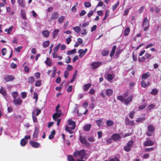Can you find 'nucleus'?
<instances>
[{
	"label": "nucleus",
	"instance_id": "nucleus-1",
	"mask_svg": "<svg viewBox=\"0 0 161 161\" xmlns=\"http://www.w3.org/2000/svg\"><path fill=\"white\" fill-rule=\"evenodd\" d=\"M73 156L75 157L79 156L81 159L86 160L89 157V154L87 153L84 150L80 151L76 150L73 153Z\"/></svg>",
	"mask_w": 161,
	"mask_h": 161
},
{
	"label": "nucleus",
	"instance_id": "nucleus-2",
	"mask_svg": "<svg viewBox=\"0 0 161 161\" xmlns=\"http://www.w3.org/2000/svg\"><path fill=\"white\" fill-rule=\"evenodd\" d=\"M149 21L147 19V18L145 17L144 18L142 26L144 27V31H147L149 26Z\"/></svg>",
	"mask_w": 161,
	"mask_h": 161
},
{
	"label": "nucleus",
	"instance_id": "nucleus-3",
	"mask_svg": "<svg viewBox=\"0 0 161 161\" xmlns=\"http://www.w3.org/2000/svg\"><path fill=\"white\" fill-rule=\"evenodd\" d=\"M79 139L82 144L85 145L87 147L90 146V144L87 142L85 136L82 137L80 135L79 136Z\"/></svg>",
	"mask_w": 161,
	"mask_h": 161
},
{
	"label": "nucleus",
	"instance_id": "nucleus-4",
	"mask_svg": "<svg viewBox=\"0 0 161 161\" xmlns=\"http://www.w3.org/2000/svg\"><path fill=\"white\" fill-rule=\"evenodd\" d=\"M148 131L146 132V134L148 136H151L152 135L153 132L155 130V128L153 125H150L147 126Z\"/></svg>",
	"mask_w": 161,
	"mask_h": 161
},
{
	"label": "nucleus",
	"instance_id": "nucleus-5",
	"mask_svg": "<svg viewBox=\"0 0 161 161\" xmlns=\"http://www.w3.org/2000/svg\"><path fill=\"white\" fill-rule=\"evenodd\" d=\"M101 62H93L90 64V66L92 69H95L98 68L102 64Z\"/></svg>",
	"mask_w": 161,
	"mask_h": 161
},
{
	"label": "nucleus",
	"instance_id": "nucleus-6",
	"mask_svg": "<svg viewBox=\"0 0 161 161\" xmlns=\"http://www.w3.org/2000/svg\"><path fill=\"white\" fill-rule=\"evenodd\" d=\"M146 141L143 143V145L145 147L151 146L154 144V142L150 138H147Z\"/></svg>",
	"mask_w": 161,
	"mask_h": 161
},
{
	"label": "nucleus",
	"instance_id": "nucleus-7",
	"mask_svg": "<svg viewBox=\"0 0 161 161\" xmlns=\"http://www.w3.org/2000/svg\"><path fill=\"white\" fill-rule=\"evenodd\" d=\"M111 139L115 142H119L121 138L120 135L117 133H114L112 135L111 137Z\"/></svg>",
	"mask_w": 161,
	"mask_h": 161
},
{
	"label": "nucleus",
	"instance_id": "nucleus-8",
	"mask_svg": "<svg viewBox=\"0 0 161 161\" xmlns=\"http://www.w3.org/2000/svg\"><path fill=\"white\" fill-rule=\"evenodd\" d=\"M14 79V77L12 75H7L4 77V80L6 82L12 81Z\"/></svg>",
	"mask_w": 161,
	"mask_h": 161
},
{
	"label": "nucleus",
	"instance_id": "nucleus-9",
	"mask_svg": "<svg viewBox=\"0 0 161 161\" xmlns=\"http://www.w3.org/2000/svg\"><path fill=\"white\" fill-rule=\"evenodd\" d=\"M59 16V14L57 12H53L52 14L49 21H51L57 19Z\"/></svg>",
	"mask_w": 161,
	"mask_h": 161
},
{
	"label": "nucleus",
	"instance_id": "nucleus-10",
	"mask_svg": "<svg viewBox=\"0 0 161 161\" xmlns=\"http://www.w3.org/2000/svg\"><path fill=\"white\" fill-rule=\"evenodd\" d=\"M29 143L34 148H38L40 146V144L39 143L33 141H30Z\"/></svg>",
	"mask_w": 161,
	"mask_h": 161
},
{
	"label": "nucleus",
	"instance_id": "nucleus-11",
	"mask_svg": "<svg viewBox=\"0 0 161 161\" xmlns=\"http://www.w3.org/2000/svg\"><path fill=\"white\" fill-rule=\"evenodd\" d=\"M125 124L127 125L132 126L134 124V122L133 120H130L128 117H126L125 119Z\"/></svg>",
	"mask_w": 161,
	"mask_h": 161
},
{
	"label": "nucleus",
	"instance_id": "nucleus-12",
	"mask_svg": "<svg viewBox=\"0 0 161 161\" xmlns=\"http://www.w3.org/2000/svg\"><path fill=\"white\" fill-rule=\"evenodd\" d=\"M133 98V96L132 95L128 97L127 98L125 99L124 103L126 106H127L129 103L132 101Z\"/></svg>",
	"mask_w": 161,
	"mask_h": 161
},
{
	"label": "nucleus",
	"instance_id": "nucleus-13",
	"mask_svg": "<svg viewBox=\"0 0 161 161\" xmlns=\"http://www.w3.org/2000/svg\"><path fill=\"white\" fill-rule=\"evenodd\" d=\"M87 51V48L85 49L84 50L82 49H80L78 50V53H79V56L80 58L82 57L86 53Z\"/></svg>",
	"mask_w": 161,
	"mask_h": 161
},
{
	"label": "nucleus",
	"instance_id": "nucleus-14",
	"mask_svg": "<svg viewBox=\"0 0 161 161\" xmlns=\"http://www.w3.org/2000/svg\"><path fill=\"white\" fill-rule=\"evenodd\" d=\"M22 102V100L21 98H19L17 99H14L12 101L13 103L16 106H17L18 105H20L21 104Z\"/></svg>",
	"mask_w": 161,
	"mask_h": 161
},
{
	"label": "nucleus",
	"instance_id": "nucleus-15",
	"mask_svg": "<svg viewBox=\"0 0 161 161\" xmlns=\"http://www.w3.org/2000/svg\"><path fill=\"white\" fill-rule=\"evenodd\" d=\"M68 125L72 126L69 128L71 130H73L75 128V123L74 121H73L71 119H69L68 120Z\"/></svg>",
	"mask_w": 161,
	"mask_h": 161
},
{
	"label": "nucleus",
	"instance_id": "nucleus-16",
	"mask_svg": "<svg viewBox=\"0 0 161 161\" xmlns=\"http://www.w3.org/2000/svg\"><path fill=\"white\" fill-rule=\"evenodd\" d=\"M0 93L4 96L5 98L8 97V94L6 90L2 86H1L0 88Z\"/></svg>",
	"mask_w": 161,
	"mask_h": 161
},
{
	"label": "nucleus",
	"instance_id": "nucleus-17",
	"mask_svg": "<svg viewBox=\"0 0 161 161\" xmlns=\"http://www.w3.org/2000/svg\"><path fill=\"white\" fill-rule=\"evenodd\" d=\"M39 132L38 128L36 127H35L34 131L33 134V137L37 139L38 137V135Z\"/></svg>",
	"mask_w": 161,
	"mask_h": 161
},
{
	"label": "nucleus",
	"instance_id": "nucleus-18",
	"mask_svg": "<svg viewBox=\"0 0 161 161\" xmlns=\"http://www.w3.org/2000/svg\"><path fill=\"white\" fill-rule=\"evenodd\" d=\"M114 75L113 74H108L106 78V79L109 82H110L114 78Z\"/></svg>",
	"mask_w": 161,
	"mask_h": 161
},
{
	"label": "nucleus",
	"instance_id": "nucleus-19",
	"mask_svg": "<svg viewBox=\"0 0 161 161\" xmlns=\"http://www.w3.org/2000/svg\"><path fill=\"white\" fill-rule=\"evenodd\" d=\"M91 126V125L90 124L85 125L83 127V129L85 131H88L90 130Z\"/></svg>",
	"mask_w": 161,
	"mask_h": 161
},
{
	"label": "nucleus",
	"instance_id": "nucleus-20",
	"mask_svg": "<svg viewBox=\"0 0 161 161\" xmlns=\"http://www.w3.org/2000/svg\"><path fill=\"white\" fill-rule=\"evenodd\" d=\"M20 6L24 8L25 6V2L24 0H17Z\"/></svg>",
	"mask_w": 161,
	"mask_h": 161
},
{
	"label": "nucleus",
	"instance_id": "nucleus-21",
	"mask_svg": "<svg viewBox=\"0 0 161 161\" xmlns=\"http://www.w3.org/2000/svg\"><path fill=\"white\" fill-rule=\"evenodd\" d=\"M32 117L34 123H36L37 122L38 120L36 116L35 113H34V111H32Z\"/></svg>",
	"mask_w": 161,
	"mask_h": 161
},
{
	"label": "nucleus",
	"instance_id": "nucleus-22",
	"mask_svg": "<svg viewBox=\"0 0 161 161\" xmlns=\"http://www.w3.org/2000/svg\"><path fill=\"white\" fill-rule=\"evenodd\" d=\"M61 115L60 114L55 113L53 115V118L55 121H56L57 119L61 116Z\"/></svg>",
	"mask_w": 161,
	"mask_h": 161
},
{
	"label": "nucleus",
	"instance_id": "nucleus-23",
	"mask_svg": "<svg viewBox=\"0 0 161 161\" xmlns=\"http://www.w3.org/2000/svg\"><path fill=\"white\" fill-rule=\"evenodd\" d=\"M106 95L108 96H110L112 95L113 94V91L111 89H107L106 90Z\"/></svg>",
	"mask_w": 161,
	"mask_h": 161
},
{
	"label": "nucleus",
	"instance_id": "nucleus-24",
	"mask_svg": "<svg viewBox=\"0 0 161 161\" xmlns=\"http://www.w3.org/2000/svg\"><path fill=\"white\" fill-rule=\"evenodd\" d=\"M150 75L148 72H147L143 74L142 76V79H147V78L150 77Z\"/></svg>",
	"mask_w": 161,
	"mask_h": 161
},
{
	"label": "nucleus",
	"instance_id": "nucleus-25",
	"mask_svg": "<svg viewBox=\"0 0 161 161\" xmlns=\"http://www.w3.org/2000/svg\"><path fill=\"white\" fill-rule=\"evenodd\" d=\"M116 49V46L115 45H114L113 47L111 52L110 54V56L111 57H112L114 55L115 52V50Z\"/></svg>",
	"mask_w": 161,
	"mask_h": 161
},
{
	"label": "nucleus",
	"instance_id": "nucleus-26",
	"mask_svg": "<svg viewBox=\"0 0 161 161\" xmlns=\"http://www.w3.org/2000/svg\"><path fill=\"white\" fill-rule=\"evenodd\" d=\"M96 123L98 127H100L102 126L103 122L102 120L98 119L96 121Z\"/></svg>",
	"mask_w": 161,
	"mask_h": 161
},
{
	"label": "nucleus",
	"instance_id": "nucleus-27",
	"mask_svg": "<svg viewBox=\"0 0 161 161\" xmlns=\"http://www.w3.org/2000/svg\"><path fill=\"white\" fill-rule=\"evenodd\" d=\"M122 52V50L120 48H118L116 50L115 56L117 58L119 57V55L120 54V53Z\"/></svg>",
	"mask_w": 161,
	"mask_h": 161
},
{
	"label": "nucleus",
	"instance_id": "nucleus-28",
	"mask_svg": "<svg viewBox=\"0 0 161 161\" xmlns=\"http://www.w3.org/2000/svg\"><path fill=\"white\" fill-rule=\"evenodd\" d=\"M106 125L108 127L114 125V122L110 120H107L106 121Z\"/></svg>",
	"mask_w": 161,
	"mask_h": 161
},
{
	"label": "nucleus",
	"instance_id": "nucleus-29",
	"mask_svg": "<svg viewBox=\"0 0 161 161\" xmlns=\"http://www.w3.org/2000/svg\"><path fill=\"white\" fill-rule=\"evenodd\" d=\"M42 34L45 37H47L49 36V32L47 30H45L43 31L42 32Z\"/></svg>",
	"mask_w": 161,
	"mask_h": 161
},
{
	"label": "nucleus",
	"instance_id": "nucleus-30",
	"mask_svg": "<svg viewBox=\"0 0 161 161\" xmlns=\"http://www.w3.org/2000/svg\"><path fill=\"white\" fill-rule=\"evenodd\" d=\"M130 31V28L127 27L125 28L124 31V35L125 36H127Z\"/></svg>",
	"mask_w": 161,
	"mask_h": 161
},
{
	"label": "nucleus",
	"instance_id": "nucleus-31",
	"mask_svg": "<svg viewBox=\"0 0 161 161\" xmlns=\"http://www.w3.org/2000/svg\"><path fill=\"white\" fill-rule=\"evenodd\" d=\"M22 17L23 19H26L27 17L26 15V13L24 10H21L20 11Z\"/></svg>",
	"mask_w": 161,
	"mask_h": 161
},
{
	"label": "nucleus",
	"instance_id": "nucleus-32",
	"mask_svg": "<svg viewBox=\"0 0 161 161\" xmlns=\"http://www.w3.org/2000/svg\"><path fill=\"white\" fill-rule=\"evenodd\" d=\"M45 63L48 66H51L52 64L50 59L49 58H47V59L45 62Z\"/></svg>",
	"mask_w": 161,
	"mask_h": 161
},
{
	"label": "nucleus",
	"instance_id": "nucleus-33",
	"mask_svg": "<svg viewBox=\"0 0 161 161\" xmlns=\"http://www.w3.org/2000/svg\"><path fill=\"white\" fill-rule=\"evenodd\" d=\"M28 82L29 83H32L35 81L34 77L33 76H31L28 78Z\"/></svg>",
	"mask_w": 161,
	"mask_h": 161
},
{
	"label": "nucleus",
	"instance_id": "nucleus-34",
	"mask_svg": "<svg viewBox=\"0 0 161 161\" xmlns=\"http://www.w3.org/2000/svg\"><path fill=\"white\" fill-rule=\"evenodd\" d=\"M77 75V70H76L74 72L73 75L72 76V78L70 81V83L73 82L76 78V76Z\"/></svg>",
	"mask_w": 161,
	"mask_h": 161
},
{
	"label": "nucleus",
	"instance_id": "nucleus-35",
	"mask_svg": "<svg viewBox=\"0 0 161 161\" xmlns=\"http://www.w3.org/2000/svg\"><path fill=\"white\" fill-rule=\"evenodd\" d=\"M76 49L75 48H74L71 50H69L67 52V54L68 55H69L70 54H75L76 53Z\"/></svg>",
	"mask_w": 161,
	"mask_h": 161
},
{
	"label": "nucleus",
	"instance_id": "nucleus-36",
	"mask_svg": "<svg viewBox=\"0 0 161 161\" xmlns=\"http://www.w3.org/2000/svg\"><path fill=\"white\" fill-rule=\"evenodd\" d=\"M73 29L75 31V32L78 33H79L81 31V29L80 26H77L75 27H74L73 28Z\"/></svg>",
	"mask_w": 161,
	"mask_h": 161
},
{
	"label": "nucleus",
	"instance_id": "nucleus-37",
	"mask_svg": "<svg viewBox=\"0 0 161 161\" xmlns=\"http://www.w3.org/2000/svg\"><path fill=\"white\" fill-rule=\"evenodd\" d=\"M36 111H37L36 114H35L36 116H38L39 114H41V110L40 109H39L37 108H36L35 109H34L32 111H34V113H35V112Z\"/></svg>",
	"mask_w": 161,
	"mask_h": 161
},
{
	"label": "nucleus",
	"instance_id": "nucleus-38",
	"mask_svg": "<svg viewBox=\"0 0 161 161\" xmlns=\"http://www.w3.org/2000/svg\"><path fill=\"white\" fill-rule=\"evenodd\" d=\"M27 142V140H25V139H23L21 140L20 144L22 146H24L26 145Z\"/></svg>",
	"mask_w": 161,
	"mask_h": 161
},
{
	"label": "nucleus",
	"instance_id": "nucleus-39",
	"mask_svg": "<svg viewBox=\"0 0 161 161\" xmlns=\"http://www.w3.org/2000/svg\"><path fill=\"white\" fill-rule=\"evenodd\" d=\"M91 85L90 84H87L83 86V89L85 91H87L90 87Z\"/></svg>",
	"mask_w": 161,
	"mask_h": 161
},
{
	"label": "nucleus",
	"instance_id": "nucleus-40",
	"mask_svg": "<svg viewBox=\"0 0 161 161\" xmlns=\"http://www.w3.org/2000/svg\"><path fill=\"white\" fill-rule=\"evenodd\" d=\"M145 119V118L144 117L139 118L136 119V122L137 123H142Z\"/></svg>",
	"mask_w": 161,
	"mask_h": 161
},
{
	"label": "nucleus",
	"instance_id": "nucleus-41",
	"mask_svg": "<svg viewBox=\"0 0 161 161\" xmlns=\"http://www.w3.org/2000/svg\"><path fill=\"white\" fill-rule=\"evenodd\" d=\"M13 28V26H11L9 27V28H7L5 29V31L7 32V34H9L11 32Z\"/></svg>",
	"mask_w": 161,
	"mask_h": 161
},
{
	"label": "nucleus",
	"instance_id": "nucleus-42",
	"mask_svg": "<svg viewBox=\"0 0 161 161\" xmlns=\"http://www.w3.org/2000/svg\"><path fill=\"white\" fill-rule=\"evenodd\" d=\"M67 159L68 161H75L74 158L72 155H68Z\"/></svg>",
	"mask_w": 161,
	"mask_h": 161
},
{
	"label": "nucleus",
	"instance_id": "nucleus-43",
	"mask_svg": "<svg viewBox=\"0 0 161 161\" xmlns=\"http://www.w3.org/2000/svg\"><path fill=\"white\" fill-rule=\"evenodd\" d=\"M109 53V52L108 50H103L102 52V54L103 56H105L107 55Z\"/></svg>",
	"mask_w": 161,
	"mask_h": 161
},
{
	"label": "nucleus",
	"instance_id": "nucleus-44",
	"mask_svg": "<svg viewBox=\"0 0 161 161\" xmlns=\"http://www.w3.org/2000/svg\"><path fill=\"white\" fill-rule=\"evenodd\" d=\"M59 31V30L57 29H55L54 30L53 33V37L54 38L58 34Z\"/></svg>",
	"mask_w": 161,
	"mask_h": 161
},
{
	"label": "nucleus",
	"instance_id": "nucleus-45",
	"mask_svg": "<svg viewBox=\"0 0 161 161\" xmlns=\"http://www.w3.org/2000/svg\"><path fill=\"white\" fill-rule=\"evenodd\" d=\"M134 143V141L133 140H131L128 141V142L127 143V146L128 147H131L133 144Z\"/></svg>",
	"mask_w": 161,
	"mask_h": 161
},
{
	"label": "nucleus",
	"instance_id": "nucleus-46",
	"mask_svg": "<svg viewBox=\"0 0 161 161\" xmlns=\"http://www.w3.org/2000/svg\"><path fill=\"white\" fill-rule=\"evenodd\" d=\"M50 42L49 41H47L43 43V46L44 47L46 48L48 47L49 44Z\"/></svg>",
	"mask_w": 161,
	"mask_h": 161
},
{
	"label": "nucleus",
	"instance_id": "nucleus-47",
	"mask_svg": "<svg viewBox=\"0 0 161 161\" xmlns=\"http://www.w3.org/2000/svg\"><path fill=\"white\" fill-rule=\"evenodd\" d=\"M64 19L65 17L64 16H62L58 18V21L59 23H61L63 22Z\"/></svg>",
	"mask_w": 161,
	"mask_h": 161
},
{
	"label": "nucleus",
	"instance_id": "nucleus-48",
	"mask_svg": "<svg viewBox=\"0 0 161 161\" xmlns=\"http://www.w3.org/2000/svg\"><path fill=\"white\" fill-rule=\"evenodd\" d=\"M158 90L156 89H153L151 92V93L153 95H155L158 94Z\"/></svg>",
	"mask_w": 161,
	"mask_h": 161
},
{
	"label": "nucleus",
	"instance_id": "nucleus-49",
	"mask_svg": "<svg viewBox=\"0 0 161 161\" xmlns=\"http://www.w3.org/2000/svg\"><path fill=\"white\" fill-rule=\"evenodd\" d=\"M119 1H117L116 3L112 7V9L113 11H114L119 6Z\"/></svg>",
	"mask_w": 161,
	"mask_h": 161
},
{
	"label": "nucleus",
	"instance_id": "nucleus-50",
	"mask_svg": "<svg viewBox=\"0 0 161 161\" xmlns=\"http://www.w3.org/2000/svg\"><path fill=\"white\" fill-rule=\"evenodd\" d=\"M25 62L24 64H25ZM23 67L24 68V70L25 71L26 73H27L28 72H29V71L30 69L26 65H25L24 64Z\"/></svg>",
	"mask_w": 161,
	"mask_h": 161
},
{
	"label": "nucleus",
	"instance_id": "nucleus-51",
	"mask_svg": "<svg viewBox=\"0 0 161 161\" xmlns=\"http://www.w3.org/2000/svg\"><path fill=\"white\" fill-rule=\"evenodd\" d=\"M117 99L121 102H122L124 101L125 99L123 96L121 95H119L117 96Z\"/></svg>",
	"mask_w": 161,
	"mask_h": 161
},
{
	"label": "nucleus",
	"instance_id": "nucleus-52",
	"mask_svg": "<svg viewBox=\"0 0 161 161\" xmlns=\"http://www.w3.org/2000/svg\"><path fill=\"white\" fill-rule=\"evenodd\" d=\"M35 86L36 87H39L41 85V82L40 80H37L35 83Z\"/></svg>",
	"mask_w": 161,
	"mask_h": 161
},
{
	"label": "nucleus",
	"instance_id": "nucleus-53",
	"mask_svg": "<svg viewBox=\"0 0 161 161\" xmlns=\"http://www.w3.org/2000/svg\"><path fill=\"white\" fill-rule=\"evenodd\" d=\"M33 98L34 99H35V102H36L38 99V95L36 92H34V93Z\"/></svg>",
	"mask_w": 161,
	"mask_h": 161
},
{
	"label": "nucleus",
	"instance_id": "nucleus-54",
	"mask_svg": "<svg viewBox=\"0 0 161 161\" xmlns=\"http://www.w3.org/2000/svg\"><path fill=\"white\" fill-rule=\"evenodd\" d=\"M18 95V93L16 92H13L12 93V96L14 99H16L15 98L17 97Z\"/></svg>",
	"mask_w": 161,
	"mask_h": 161
},
{
	"label": "nucleus",
	"instance_id": "nucleus-55",
	"mask_svg": "<svg viewBox=\"0 0 161 161\" xmlns=\"http://www.w3.org/2000/svg\"><path fill=\"white\" fill-rule=\"evenodd\" d=\"M84 5L86 8H89L91 6V4L90 2H85Z\"/></svg>",
	"mask_w": 161,
	"mask_h": 161
},
{
	"label": "nucleus",
	"instance_id": "nucleus-56",
	"mask_svg": "<svg viewBox=\"0 0 161 161\" xmlns=\"http://www.w3.org/2000/svg\"><path fill=\"white\" fill-rule=\"evenodd\" d=\"M41 74L39 72H37L35 73L34 76L36 79H38L40 78Z\"/></svg>",
	"mask_w": 161,
	"mask_h": 161
},
{
	"label": "nucleus",
	"instance_id": "nucleus-57",
	"mask_svg": "<svg viewBox=\"0 0 161 161\" xmlns=\"http://www.w3.org/2000/svg\"><path fill=\"white\" fill-rule=\"evenodd\" d=\"M60 47V44H58L56 47H55L53 49V51L54 52L56 53L57 52L58 50V49L59 48V47Z\"/></svg>",
	"mask_w": 161,
	"mask_h": 161
},
{
	"label": "nucleus",
	"instance_id": "nucleus-58",
	"mask_svg": "<svg viewBox=\"0 0 161 161\" xmlns=\"http://www.w3.org/2000/svg\"><path fill=\"white\" fill-rule=\"evenodd\" d=\"M130 147H128L126 145L124 147V150L126 152H129L130 151Z\"/></svg>",
	"mask_w": 161,
	"mask_h": 161
},
{
	"label": "nucleus",
	"instance_id": "nucleus-59",
	"mask_svg": "<svg viewBox=\"0 0 161 161\" xmlns=\"http://www.w3.org/2000/svg\"><path fill=\"white\" fill-rule=\"evenodd\" d=\"M6 52V49L5 48H3L1 50L2 54L3 56L5 55Z\"/></svg>",
	"mask_w": 161,
	"mask_h": 161
},
{
	"label": "nucleus",
	"instance_id": "nucleus-60",
	"mask_svg": "<svg viewBox=\"0 0 161 161\" xmlns=\"http://www.w3.org/2000/svg\"><path fill=\"white\" fill-rule=\"evenodd\" d=\"M153 149H154V148L153 147L148 148H147L145 149V152H150V151H153Z\"/></svg>",
	"mask_w": 161,
	"mask_h": 161
},
{
	"label": "nucleus",
	"instance_id": "nucleus-61",
	"mask_svg": "<svg viewBox=\"0 0 161 161\" xmlns=\"http://www.w3.org/2000/svg\"><path fill=\"white\" fill-rule=\"evenodd\" d=\"M146 58L147 59H149L151 57V55L149 53H146L145 55Z\"/></svg>",
	"mask_w": 161,
	"mask_h": 161
},
{
	"label": "nucleus",
	"instance_id": "nucleus-62",
	"mask_svg": "<svg viewBox=\"0 0 161 161\" xmlns=\"http://www.w3.org/2000/svg\"><path fill=\"white\" fill-rule=\"evenodd\" d=\"M89 141L91 142H93L95 141V139L93 136H91L88 138Z\"/></svg>",
	"mask_w": 161,
	"mask_h": 161
},
{
	"label": "nucleus",
	"instance_id": "nucleus-63",
	"mask_svg": "<svg viewBox=\"0 0 161 161\" xmlns=\"http://www.w3.org/2000/svg\"><path fill=\"white\" fill-rule=\"evenodd\" d=\"M146 106L147 104H144L141 105L139 107V109H143L146 107Z\"/></svg>",
	"mask_w": 161,
	"mask_h": 161
},
{
	"label": "nucleus",
	"instance_id": "nucleus-64",
	"mask_svg": "<svg viewBox=\"0 0 161 161\" xmlns=\"http://www.w3.org/2000/svg\"><path fill=\"white\" fill-rule=\"evenodd\" d=\"M12 43L14 45V44H16L17 43V38L15 37H14V39L13 40V41L12 42Z\"/></svg>",
	"mask_w": 161,
	"mask_h": 161
}]
</instances>
